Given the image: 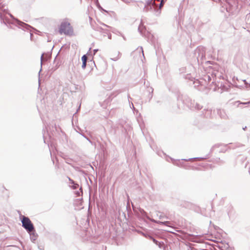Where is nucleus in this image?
<instances>
[{
    "label": "nucleus",
    "mask_w": 250,
    "mask_h": 250,
    "mask_svg": "<svg viewBox=\"0 0 250 250\" xmlns=\"http://www.w3.org/2000/svg\"><path fill=\"white\" fill-rule=\"evenodd\" d=\"M59 32L61 35L68 36L74 35L73 27L68 19H65L61 22L59 27Z\"/></svg>",
    "instance_id": "1"
},
{
    "label": "nucleus",
    "mask_w": 250,
    "mask_h": 250,
    "mask_svg": "<svg viewBox=\"0 0 250 250\" xmlns=\"http://www.w3.org/2000/svg\"><path fill=\"white\" fill-rule=\"evenodd\" d=\"M163 1H164V0H161V2L160 3V5H159L160 9H161L163 6V4H164Z\"/></svg>",
    "instance_id": "5"
},
{
    "label": "nucleus",
    "mask_w": 250,
    "mask_h": 250,
    "mask_svg": "<svg viewBox=\"0 0 250 250\" xmlns=\"http://www.w3.org/2000/svg\"><path fill=\"white\" fill-rule=\"evenodd\" d=\"M69 181H70L71 182L72 184H73V185L72 187H73V188L74 189H77V188H79V185L78 184H74V182L72 180H71L70 179H69Z\"/></svg>",
    "instance_id": "4"
},
{
    "label": "nucleus",
    "mask_w": 250,
    "mask_h": 250,
    "mask_svg": "<svg viewBox=\"0 0 250 250\" xmlns=\"http://www.w3.org/2000/svg\"><path fill=\"white\" fill-rule=\"evenodd\" d=\"M22 226L28 231L32 232L34 230V227L30 220L26 217L23 216L21 220Z\"/></svg>",
    "instance_id": "2"
},
{
    "label": "nucleus",
    "mask_w": 250,
    "mask_h": 250,
    "mask_svg": "<svg viewBox=\"0 0 250 250\" xmlns=\"http://www.w3.org/2000/svg\"><path fill=\"white\" fill-rule=\"evenodd\" d=\"M250 103V101L249 102H248V103H242L243 104H249Z\"/></svg>",
    "instance_id": "7"
},
{
    "label": "nucleus",
    "mask_w": 250,
    "mask_h": 250,
    "mask_svg": "<svg viewBox=\"0 0 250 250\" xmlns=\"http://www.w3.org/2000/svg\"><path fill=\"white\" fill-rule=\"evenodd\" d=\"M87 58L85 55H83L82 58V60L83 61V65L82 67L83 68H85L86 65V62H87Z\"/></svg>",
    "instance_id": "3"
},
{
    "label": "nucleus",
    "mask_w": 250,
    "mask_h": 250,
    "mask_svg": "<svg viewBox=\"0 0 250 250\" xmlns=\"http://www.w3.org/2000/svg\"><path fill=\"white\" fill-rule=\"evenodd\" d=\"M168 223H169L168 222H165V223H163V222H162V223L164 224H165V225H167V224Z\"/></svg>",
    "instance_id": "6"
}]
</instances>
